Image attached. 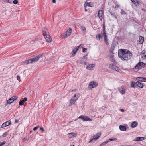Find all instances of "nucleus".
Wrapping results in <instances>:
<instances>
[{
	"label": "nucleus",
	"instance_id": "obj_49",
	"mask_svg": "<svg viewBox=\"0 0 146 146\" xmlns=\"http://www.w3.org/2000/svg\"><path fill=\"white\" fill-rule=\"evenodd\" d=\"M85 11L86 12L87 11V10L86 9V7H85Z\"/></svg>",
	"mask_w": 146,
	"mask_h": 146
},
{
	"label": "nucleus",
	"instance_id": "obj_28",
	"mask_svg": "<svg viewBox=\"0 0 146 146\" xmlns=\"http://www.w3.org/2000/svg\"><path fill=\"white\" fill-rule=\"evenodd\" d=\"M131 86L133 88L135 87V85L136 84V83L134 82H131Z\"/></svg>",
	"mask_w": 146,
	"mask_h": 146
},
{
	"label": "nucleus",
	"instance_id": "obj_27",
	"mask_svg": "<svg viewBox=\"0 0 146 146\" xmlns=\"http://www.w3.org/2000/svg\"><path fill=\"white\" fill-rule=\"evenodd\" d=\"M117 140L116 138H110L109 139L107 140V141H108L109 142L111 141H115Z\"/></svg>",
	"mask_w": 146,
	"mask_h": 146
},
{
	"label": "nucleus",
	"instance_id": "obj_9",
	"mask_svg": "<svg viewBox=\"0 0 146 146\" xmlns=\"http://www.w3.org/2000/svg\"><path fill=\"white\" fill-rule=\"evenodd\" d=\"M78 98V97H76V94L74 95V96L73 97L71 100L70 103V105L71 106L76 101Z\"/></svg>",
	"mask_w": 146,
	"mask_h": 146
},
{
	"label": "nucleus",
	"instance_id": "obj_17",
	"mask_svg": "<svg viewBox=\"0 0 146 146\" xmlns=\"http://www.w3.org/2000/svg\"><path fill=\"white\" fill-rule=\"evenodd\" d=\"M136 79L139 81L142 82H146V78H143L142 77H138L136 78Z\"/></svg>",
	"mask_w": 146,
	"mask_h": 146
},
{
	"label": "nucleus",
	"instance_id": "obj_35",
	"mask_svg": "<svg viewBox=\"0 0 146 146\" xmlns=\"http://www.w3.org/2000/svg\"><path fill=\"white\" fill-rule=\"evenodd\" d=\"M6 143V142L5 141H3L2 142H1L0 143V146H2L3 145H4Z\"/></svg>",
	"mask_w": 146,
	"mask_h": 146
},
{
	"label": "nucleus",
	"instance_id": "obj_42",
	"mask_svg": "<svg viewBox=\"0 0 146 146\" xmlns=\"http://www.w3.org/2000/svg\"><path fill=\"white\" fill-rule=\"evenodd\" d=\"M7 1L9 3H11L12 2L11 0H7Z\"/></svg>",
	"mask_w": 146,
	"mask_h": 146
},
{
	"label": "nucleus",
	"instance_id": "obj_12",
	"mask_svg": "<svg viewBox=\"0 0 146 146\" xmlns=\"http://www.w3.org/2000/svg\"><path fill=\"white\" fill-rule=\"evenodd\" d=\"M95 66V65L94 64H89L88 66L86 67V68L88 70H92Z\"/></svg>",
	"mask_w": 146,
	"mask_h": 146
},
{
	"label": "nucleus",
	"instance_id": "obj_41",
	"mask_svg": "<svg viewBox=\"0 0 146 146\" xmlns=\"http://www.w3.org/2000/svg\"><path fill=\"white\" fill-rule=\"evenodd\" d=\"M40 130H41L42 132H44V129L42 127H40Z\"/></svg>",
	"mask_w": 146,
	"mask_h": 146
},
{
	"label": "nucleus",
	"instance_id": "obj_8",
	"mask_svg": "<svg viewBox=\"0 0 146 146\" xmlns=\"http://www.w3.org/2000/svg\"><path fill=\"white\" fill-rule=\"evenodd\" d=\"M78 118L82 119L84 121H91L92 120V119L89 118L87 116L81 115Z\"/></svg>",
	"mask_w": 146,
	"mask_h": 146
},
{
	"label": "nucleus",
	"instance_id": "obj_19",
	"mask_svg": "<svg viewBox=\"0 0 146 146\" xmlns=\"http://www.w3.org/2000/svg\"><path fill=\"white\" fill-rule=\"evenodd\" d=\"M145 65V64L143 63V62H141L139 63H138L135 66V68H139L141 66H143Z\"/></svg>",
	"mask_w": 146,
	"mask_h": 146
},
{
	"label": "nucleus",
	"instance_id": "obj_16",
	"mask_svg": "<svg viewBox=\"0 0 146 146\" xmlns=\"http://www.w3.org/2000/svg\"><path fill=\"white\" fill-rule=\"evenodd\" d=\"M103 11L102 10H100L98 12V16L100 20H102V15Z\"/></svg>",
	"mask_w": 146,
	"mask_h": 146
},
{
	"label": "nucleus",
	"instance_id": "obj_1",
	"mask_svg": "<svg viewBox=\"0 0 146 146\" xmlns=\"http://www.w3.org/2000/svg\"><path fill=\"white\" fill-rule=\"evenodd\" d=\"M118 56L123 60H127L131 59L132 54L127 50L121 49L118 52Z\"/></svg>",
	"mask_w": 146,
	"mask_h": 146
},
{
	"label": "nucleus",
	"instance_id": "obj_47",
	"mask_svg": "<svg viewBox=\"0 0 146 146\" xmlns=\"http://www.w3.org/2000/svg\"><path fill=\"white\" fill-rule=\"evenodd\" d=\"M120 111H121L123 112H124V110H123V109H121Z\"/></svg>",
	"mask_w": 146,
	"mask_h": 146
},
{
	"label": "nucleus",
	"instance_id": "obj_39",
	"mask_svg": "<svg viewBox=\"0 0 146 146\" xmlns=\"http://www.w3.org/2000/svg\"><path fill=\"white\" fill-rule=\"evenodd\" d=\"M27 100V98L26 97H25L24 99L23 100L24 102H25V101H26Z\"/></svg>",
	"mask_w": 146,
	"mask_h": 146
},
{
	"label": "nucleus",
	"instance_id": "obj_22",
	"mask_svg": "<svg viewBox=\"0 0 146 146\" xmlns=\"http://www.w3.org/2000/svg\"><path fill=\"white\" fill-rule=\"evenodd\" d=\"M77 134L76 133H71L69 134V136L70 138H72L76 136Z\"/></svg>",
	"mask_w": 146,
	"mask_h": 146
},
{
	"label": "nucleus",
	"instance_id": "obj_26",
	"mask_svg": "<svg viewBox=\"0 0 146 146\" xmlns=\"http://www.w3.org/2000/svg\"><path fill=\"white\" fill-rule=\"evenodd\" d=\"M139 44H142L143 43L144 41V38L143 37H140L139 38Z\"/></svg>",
	"mask_w": 146,
	"mask_h": 146
},
{
	"label": "nucleus",
	"instance_id": "obj_46",
	"mask_svg": "<svg viewBox=\"0 0 146 146\" xmlns=\"http://www.w3.org/2000/svg\"><path fill=\"white\" fill-rule=\"evenodd\" d=\"M83 46V44H81L79 46H79V48L80 46Z\"/></svg>",
	"mask_w": 146,
	"mask_h": 146
},
{
	"label": "nucleus",
	"instance_id": "obj_45",
	"mask_svg": "<svg viewBox=\"0 0 146 146\" xmlns=\"http://www.w3.org/2000/svg\"><path fill=\"white\" fill-rule=\"evenodd\" d=\"M15 122L16 123H17L19 122V120H15Z\"/></svg>",
	"mask_w": 146,
	"mask_h": 146
},
{
	"label": "nucleus",
	"instance_id": "obj_43",
	"mask_svg": "<svg viewBox=\"0 0 146 146\" xmlns=\"http://www.w3.org/2000/svg\"><path fill=\"white\" fill-rule=\"evenodd\" d=\"M114 50V47L113 46V47H112L111 48V50L112 51H113V50Z\"/></svg>",
	"mask_w": 146,
	"mask_h": 146
},
{
	"label": "nucleus",
	"instance_id": "obj_4",
	"mask_svg": "<svg viewBox=\"0 0 146 146\" xmlns=\"http://www.w3.org/2000/svg\"><path fill=\"white\" fill-rule=\"evenodd\" d=\"M47 30V29H46L43 30V35L46 41L48 42H49L51 41V38L46 31Z\"/></svg>",
	"mask_w": 146,
	"mask_h": 146
},
{
	"label": "nucleus",
	"instance_id": "obj_24",
	"mask_svg": "<svg viewBox=\"0 0 146 146\" xmlns=\"http://www.w3.org/2000/svg\"><path fill=\"white\" fill-rule=\"evenodd\" d=\"M120 129L122 131H125L126 130V128L125 126L123 125H120L119 126Z\"/></svg>",
	"mask_w": 146,
	"mask_h": 146
},
{
	"label": "nucleus",
	"instance_id": "obj_5",
	"mask_svg": "<svg viewBox=\"0 0 146 146\" xmlns=\"http://www.w3.org/2000/svg\"><path fill=\"white\" fill-rule=\"evenodd\" d=\"M88 54L84 56L81 57L80 58V63L84 65H86L87 64L86 61L87 60V56Z\"/></svg>",
	"mask_w": 146,
	"mask_h": 146
},
{
	"label": "nucleus",
	"instance_id": "obj_23",
	"mask_svg": "<svg viewBox=\"0 0 146 146\" xmlns=\"http://www.w3.org/2000/svg\"><path fill=\"white\" fill-rule=\"evenodd\" d=\"M138 123L137 121H134L132 123L131 126L132 128L136 127L138 125Z\"/></svg>",
	"mask_w": 146,
	"mask_h": 146
},
{
	"label": "nucleus",
	"instance_id": "obj_31",
	"mask_svg": "<svg viewBox=\"0 0 146 146\" xmlns=\"http://www.w3.org/2000/svg\"><path fill=\"white\" fill-rule=\"evenodd\" d=\"M141 56L143 59H144L146 58V55L145 54L143 53V52H142V53L141 54Z\"/></svg>",
	"mask_w": 146,
	"mask_h": 146
},
{
	"label": "nucleus",
	"instance_id": "obj_33",
	"mask_svg": "<svg viewBox=\"0 0 146 146\" xmlns=\"http://www.w3.org/2000/svg\"><path fill=\"white\" fill-rule=\"evenodd\" d=\"M24 102H24V101L22 100L19 102V104L20 106H22Z\"/></svg>",
	"mask_w": 146,
	"mask_h": 146
},
{
	"label": "nucleus",
	"instance_id": "obj_18",
	"mask_svg": "<svg viewBox=\"0 0 146 146\" xmlns=\"http://www.w3.org/2000/svg\"><path fill=\"white\" fill-rule=\"evenodd\" d=\"M146 138L144 137H137L136 139L134 140L135 141H141L145 139Z\"/></svg>",
	"mask_w": 146,
	"mask_h": 146
},
{
	"label": "nucleus",
	"instance_id": "obj_36",
	"mask_svg": "<svg viewBox=\"0 0 146 146\" xmlns=\"http://www.w3.org/2000/svg\"><path fill=\"white\" fill-rule=\"evenodd\" d=\"M13 3L14 4H16L18 3V1L17 0H14L13 1Z\"/></svg>",
	"mask_w": 146,
	"mask_h": 146
},
{
	"label": "nucleus",
	"instance_id": "obj_20",
	"mask_svg": "<svg viewBox=\"0 0 146 146\" xmlns=\"http://www.w3.org/2000/svg\"><path fill=\"white\" fill-rule=\"evenodd\" d=\"M136 85L139 87L141 88H143V84L140 82L139 81H137L136 82Z\"/></svg>",
	"mask_w": 146,
	"mask_h": 146
},
{
	"label": "nucleus",
	"instance_id": "obj_37",
	"mask_svg": "<svg viewBox=\"0 0 146 146\" xmlns=\"http://www.w3.org/2000/svg\"><path fill=\"white\" fill-rule=\"evenodd\" d=\"M121 13L122 14H126L125 12L123 10H121Z\"/></svg>",
	"mask_w": 146,
	"mask_h": 146
},
{
	"label": "nucleus",
	"instance_id": "obj_30",
	"mask_svg": "<svg viewBox=\"0 0 146 146\" xmlns=\"http://www.w3.org/2000/svg\"><path fill=\"white\" fill-rule=\"evenodd\" d=\"M81 30L83 31L84 32H85L86 31V28L84 26H82L81 27Z\"/></svg>",
	"mask_w": 146,
	"mask_h": 146
},
{
	"label": "nucleus",
	"instance_id": "obj_2",
	"mask_svg": "<svg viewBox=\"0 0 146 146\" xmlns=\"http://www.w3.org/2000/svg\"><path fill=\"white\" fill-rule=\"evenodd\" d=\"M103 36L104 37L105 42L106 44L108 45L109 44V43L105 31H104V33H101V34L97 35L96 37L98 40L100 41L101 39H102Z\"/></svg>",
	"mask_w": 146,
	"mask_h": 146
},
{
	"label": "nucleus",
	"instance_id": "obj_13",
	"mask_svg": "<svg viewBox=\"0 0 146 146\" xmlns=\"http://www.w3.org/2000/svg\"><path fill=\"white\" fill-rule=\"evenodd\" d=\"M79 48V46H77L75 48L73 49L72 52V57H74L76 53L77 50Z\"/></svg>",
	"mask_w": 146,
	"mask_h": 146
},
{
	"label": "nucleus",
	"instance_id": "obj_34",
	"mask_svg": "<svg viewBox=\"0 0 146 146\" xmlns=\"http://www.w3.org/2000/svg\"><path fill=\"white\" fill-rule=\"evenodd\" d=\"M39 127V126H37L36 127H35L33 129V130L34 131L36 130Z\"/></svg>",
	"mask_w": 146,
	"mask_h": 146
},
{
	"label": "nucleus",
	"instance_id": "obj_11",
	"mask_svg": "<svg viewBox=\"0 0 146 146\" xmlns=\"http://www.w3.org/2000/svg\"><path fill=\"white\" fill-rule=\"evenodd\" d=\"M72 32V29L70 28L68 29L65 33V36H64V38H67L71 34Z\"/></svg>",
	"mask_w": 146,
	"mask_h": 146
},
{
	"label": "nucleus",
	"instance_id": "obj_48",
	"mask_svg": "<svg viewBox=\"0 0 146 146\" xmlns=\"http://www.w3.org/2000/svg\"><path fill=\"white\" fill-rule=\"evenodd\" d=\"M52 2L53 3H56L55 0H52Z\"/></svg>",
	"mask_w": 146,
	"mask_h": 146
},
{
	"label": "nucleus",
	"instance_id": "obj_10",
	"mask_svg": "<svg viewBox=\"0 0 146 146\" xmlns=\"http://www.w3.org/2000/svg\"><path fill=\"white\" fill-rule=\"evenodd\" d=\"M17 98V97L16 96H13L10 98L9 100H7V103L8 104H10L12 103Z\"/></svg>",
	"mask_w": 146,
	"mask_h": 146
},
{
	"label": "nucleus",
	"instance_id": "obj_15",
	"mask_svg": "<svg viewBox=\"0 0 146 146\" xmlns=\"http://www.w3.org/2000/svg\"><path fill=\"white\" fill-rule=\"evenodd\" d=\"M110 67L111 69H114L117 71H119V70L118 67H116L115 64H111L110 66Z\"/></svg>",
	"mask_w": 146,
	"mask_h": 146
},
{
	"label": "nucleus",
	"instance_id": "obj_3",
	"mask_svg": "<svg viewBox=\"0 0 146 146\" xmlns=\"http://www.w3.org/2000/svg\"><path fill=\"white\" fill-rule=\"evenodd\" d=\"M42 55V54H40L33 58H31L27 60V64L37 62L40 58L41 57Z\"/></svg>",
	"mask_w": 146,
	"mask_h": 146
},
{
	"label": "nucleus",
	"instance_id": "obj_14",
	"mask_svg": "<svg viewBox=\"0 0 146 146\" xmlns=\"http://www.w3.org/2000/svg\"><path fill=\"white\" fill-rule=\"evenodd\" d=\"M11 122L10 121H7L2 124L1 126V127L3 128L4 127H6L7 126L11 124Z\"/></svg>",
	"mask_w": 146,
	"mask_h": 146
},
{
	"label": "nucleus",
	"instance_id": "obj_21",
	"mask_svg": "<svg viewBox=\"0 0 146 146\" xmlns=\"http://www.w3.org/2000/svg\"><path fill=\"white\" fill-rule=\"evenodd\" d=\"M92 3L91 2L85 3L84 5V7H86L87 6L92 7Z\"/></svg>",
	"mask_w": 146,
	"mask_h": 146
},
{
	"label": "nucleus",
	"instance_id": "obj_44",
	"mask_svg": "<svg viewBox=\"0 0 146 146\" xmlns=\"http://www.w3.org/2000/svg\"><path fill=\"white\" fill-rule=\"evenodd\" d=\"M110 58L111 57L112 58H113V54H111V56H110Z\"/></svg>",
	"mask_w": 146,
	"mask_h": 146
},
{
	"label": "nucleus",
	"instance_id": "obj_29",
	"mask_svg": "<svg viewBox=\"0 0 146 146\" xmlns=\"http://www.w3.org/2000/svg\"><path fill=\"white\" fill-rule=\"evenodd\" d=\"M109 142L108 141H107V140L106 141L103 142L100 145V146H102V145H104L106 144L107 143H108Z\"/></svg>",
	"mask_w": 146,
	"mask_h": 146
},
{
	"label": "nucleus",
	"instance_id": "obj_7",
	"mask_svg": "<svg viewBox=\"0 0 146 146\" xmlns=\"http://www.w3.org/2000/svg\"><path fill=\"white\" fill-rule=\"evenodd\" d=\"M101 134L100 133H97L96 135L94 136L92 139H91L89 142V143H91L93 141H96L97 140L100 136Z\"/></svg>",
	"mask_w": 146,
	"mask_h": 146
},
{
	"label": "nucleus",
	"instance_id": "obj_32",
	"mask_svg": "<svg viewBox=\"0 0 146 146\" xmlns=\"http://www.w3.org/2000/svg\"><path fill=\"white\" fill-rule=\"evenodd\" d=\"M7 135V132L4 133L2 135V137H6Z\"/></svg>",
	"mask_w": 146,
	"mask_h": 146
},
{
	"label": "nucleus",
	"instance_id": "obj_38",
	"mask_svg": "<svg viewBox=\"0 0 146 146\" xmlns=\"http://www.w3.org/2000/svg\"><path fill=\"white\" fill-rule=\"evenodd\" d=\"M82 48L83 49V50H82V51L83 52H85V51L86 50H87V49L86 48H84L83 47H82Z\"/></svg>",
	"mask_w": 146,
	"mask_h": 146
},
{
	"label": "nucleus",
	"instance_id": "obj_50",
	"mask_svg": "<svg viewBox=\"0 0 146 146\" xmlns=\"http://www.w3.org/2000/svg\"><path fill=\"white\" fill-rule=\"evenodd\" d=\"M119 6L118 5H116L115 7H119Z\"/></svg>",
	"mask_w": 146,
	"mask_h": 146
},
{
	"label": "nucleus",
	"instance_id": "obj_40",
	"mask_svg": "<svg viewBox=\"0 0 146 146\" xmlns=\"http://www.w3.org/2000/svg\"><path fill=\"white\" fill-rule=\"evenodd\" d=\"M17 79L18 80H19L20 78V76H19V75H17Z\"/></svg>",
	"mask_w": 146,
	"mask_h": 146
},
{
	"label": "nucleus",
	"instance_id": "obj_6",
	"mask_svg": "<svg viewBox=\"0 0 146 146\" xmlns=\"http://www.w3.org/2000/svg\"><path fill=\"white\" fill-rule=\"evenodd\" d=\"M98 85L97 83L95 82L92 81L91 82L89 85V89H92L96 87Z\"/></svg>",
	"mask_w": 146,
	"mask_h": 146
},
{
	"label": "nucleus",
	"instance_id": "obj_25",
	"mask_svg": "<svg viewBox=\"0 0 146 146\" xmlns=\"http://www.w3.org/2000/svg\"><path fill=\"white\" fill-rule=\"evenodd\" d=\"M119 90L120 92L122 94H125V89L122 88H119Z\"/></svg>",
	"mask_w": 146,
	"mask_h": 146
}]
</instances>
